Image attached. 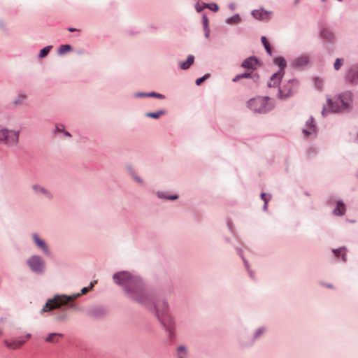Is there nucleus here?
Here are the masks:
<instances>
[{
	"label": "nucleus",
	"mask_w": 358,
	"mask_h": 358,
	"mask_svg": "<svg viewBox=\"0 0 358 358\" xmlns=\"http://www.w3.org/2000/svg\"><path fill=\"white\" fill-rule=\"evenodd\" d=\"M323 1H325L326 0H322Z\"/></svg>",
	"instance_id": "nucleus-48"
},
{
	"label": "nucleus",
	"mask_w": 358,
	"mask_h": 358,
	"mask_svg": "<svg viewBox=\"0 0 358 358\" xmlns=\"http://www.w3.org/2000/svg\"><path fill=\"white\" fill-rule=\"evenodd\" d=\"M271 13L268 12L263 8L255 10L252 12V16L259 20H268L271 17Z\"/></svg>",
	"instance_id": "nucleus-11"
},
{
	"label": "nucleus",
	"mask_w": 358,
	"mask_h": 358,
	"mask_svg": "<svg viewBox=\"0 0 358 358\" xmlns=\"http://www.w3.org/2000/svg\"><path fill=\"white\" fill-rule=\"evenodd\" d=\"M143 95H144V94H138V96H143Z\"/></svg>",
	"instance_id": "nucleus-46"
},
{
	"label": "nucleus",
	"mask_w": 358,
	"mask_h": 358,
	"mask_svg": "<svg viewBox=\"0 0 358 358\" xmlns=\"http://www.w3.org/2000/svg\"><path fill=\"white\" fill-rule=\"evenodd\" d=\"M31 337L30 334H27L25 336V339H17V340H13V341H8L6 340L4 341V343L6 346L10 349H17L20 348L27 340H29Z\"/></svg>",
	"instance_id": "nucleus-10"
},
{
	"label": "nucleus",
	"mask_w": 358,
	"mask_h": 358,
	"mask_svg": "<svg viewBox=\"0 0 358 358\" xmlns=\"http://www.w3.org/2000/svg\"><path fill=\"white\" fill-rule=\"evenodd\" d=\"M275 64L280 67V71L283 73V69L286 66V62L282 57H278L275 59Z\"/></svg>",
	"instance_id": "nucleus-21"
},
{
	"label": "nucleus",
	"mask_w": 358,
	"mask_h": 358,
	"mask_svg": "<svg viewBox=\"0 0 358 358\" xmlns=\"http://www.w3.org/2000/svg\"><path fill=\"white\" fill-rule=\"evenodd\" d=\"M241 18L238 15H235L232 16L231 17H229L227 19V22L229 24H238L240 22Z\"/></svg>",
	"instance_id": "nucleus-25"
},
{
	"label": "nucleus",
	"mask_w": 358,
	"mask_h": 358,
	"mask_svg": "<svg viewBox=\"0 0 358 358\" xmlns=\"http://www.w3.org/2000/svg\"><path fill=\"white\" fill-rule=\"evenodd\" d=\"M248 106L251 110L257 113H265L271 108L268 97L251 99L248 101Z\"/></svg>",
	"instance_id": "nucleus-3"
},
{
	"label": "nucleus",
	"mask_w": 358,
	"mask_h": 358,
	"mask_svg": "<svg viewBox=\"0 0 358 358\" xmlns=\"http://www.w3.org/2000/svg\"><path fill=\"white\" fill-rule=\"evenodd\" d=\"M283 76V73L281 72V71H278L277 73H274L272 77L271 78V80L268 84V87H275L278 85L280 80L282 79Z\"/></svg>",
	"instance_id": "nucleus-13"
},
{
	"label": "nucleus",
	"mask_w": 358,
	"mask_h": 358,
	"mask_svg": "<svg viewBox=\"0 0 358 358\" xmlns=\"http://www.w3.org/2000/svg\"><path fill=\"white\" fill-rule=\"evenodd\" d=\"M343 59L337 58L334 64V69L336 71L339 70L341 67L343 66Z\"/></svg>",
	"instance_id": "nucleus-27"
},
{
	"label": "nucleus",
	"mask_w": 358,
	"mask_h": 358,
	"mask_svg": "<svg viewBox=\"0 0 358 358\" xmlns=\"http://www.w3.org/2000/svg\"><path fill=\"white\" fill-rule=\"evenodd\" d=\"M303 134L306 137H308L312 135H315L316 129L314 124V120L312 117L306 121V128L302 130Z\"/></svg>",
	"instance_id": "nucleus-9"
},
{
	"label": "nucleus",
	"mask_w": 358,
	"mask_h": 358,
	"mask_svg": "<svg viewBox=\"0 0 358 358\" xmlns=\"http://www.w3.org/2000/svg\"><path fill=\"white\" fill-rule=\"evenodd\" d=\"M178 352H186V348L184 346H180L178 348Z\"/></svg>",
	"instance_id": "nucleus-39"
},
{
	"label": "nucleus",
	"mask_w": 358,
	"mask_h": 358,
	"mask_svg": "<svg viewBox=\"0 0 358 358\" xmlns=\"http://www.w3.org/2000/svg\"><path fill=\"white\" fill-rule=\"evenodd\" d=\"M347 78L352 83H358V68L352 69L347 74Z\"/></svg>",
	"instance_id": "nucleus-15"
},
{
	"label": "nucleus",
	"mask_w": 358,
	"mask_h": 358,
	"mask_svg": "<svg viewBox=\"0 0 358 358\" xmlns=\"http://www.w3.org/2000/svg\"><path fill=\"white\" fill-rule=\"evenodd\" d=\"M71 49V47L69 45H62L59 48V54H64L69 51H70Z\"/></svg>",
	"instance_id": "nucleus-28"
},
{
	"label": "nucleus",
	"mask_w": 358,
	"mask_h": 358,
	"mask_svg": "<svg viewBox=\"0 0 358 358\" xmlns=\"http://www.w3.org/2000/svg\"><path fill=\"white\" fill-rule=\"evenodd\" d=\"M298 88V82L296 80H289L283 84L279 90V96L281 99H285L296 92Z\"/></svg>",
	"instance_id": "nucleus-6"
},
{
	"label": "nucleus",
	"mask_w": 358,
	"mask_h": 358,
	"mask_svg": "<svg viewBox=\"0 0 358 358\" xmlns=\"http://www.w3.org/2000/svg\"><path fill=\"white\" fill-rule=\"evenodd\" d=\"M64 126L63 125H57L56 126V130L58 132H61L64 131Z\"/></svg>",
	"instance_id": "nucleus-38"
},
{
	"label": "nucleus",
	"mask_w": 358,
	"mask_h": 358,
	"mask_svg": "<svg viewBox=\"0 0 358 358\" xmlns=\"http://www.w3.org/2000/svg\"><path fill=\"white\" fill-rule=\"evenodd\" d=\"M135 180H136V182H138V183H141V182H142L141 180L139 178H138V177H136V178H135Z\"/></svg>",
	"instance_id": "nucleus-42"
},
{
	"label": "nucleus",
	"mask_w": 358,
	"mask_h": 358,
	"mask_svg": "<svg viewBox=\"0 0 358 358\" xmlns=\"http://www.w3.org/2000/svg\"><path fill=\"white\" fill-rule=\"evenodd\" d=\"M208 77V75H205L204 76L201 77V78H199L198 79H196V84L197 85H201L207 78Z\"/></svg>",
	"instance_id": "nucleus-35"
},
{
	"label": "nucleus",
	"mask_w": 358,
	"mask_h": 358,
	"mask_svg": "<svg viewBox=\"0 0 358 358\" xmlns=\"http://www.w3.org/2000/svg\"><path fill=\"white\" fill-rule=\"evenodd\" d=\"M52 46H46L43 48L42 50H41L39 53V57L41 58L45 57L50 52Z\"/></svg>",
	"instance_id": "nucleus-29"
},
{
	"label": "nucleus",
	"mask_w": 358,
	"mask_h": 358,
	"mask_svg": "<svg viewBox=\"0 0 358 358\" xmlns=\"http://www.w3.org/2000/svg\"><path fill=\"white\" fill-rule=\"evenodd\" d=\"M320 34H321V37L327 41H331L334 39L333 33L327 29H323L321 31Z\"/></svg>",
	"instance_id": "nucleus-17"
},
{
	"label": "nucleus",
	"mask_w": 358,
	"mask_h": 358,
	"mask_svg": "<svg viewBox=\"0 0 358 358\" xmlns=\"http://www.w3.org/2000/svg\"><path fill=\"white\" fill-rule=\"evenodd\" d=\"M196 10H197L198 12H200L201 10V9L199 8L198 7H196Z\"/></svg>",
	"instance_id": "nucleus-45"
},
{
	"label": "nucleus",
	"mask_w": 358,
	"mask_h": 358,
	"mask_svg": "<svg viewBox=\"0 0 358 358\" xmlns=\"http://www.w3.org/2000/svg\"><path fill=\"white\" fill-rule=\"evenodd\" d=\"M320 83H321V81H320V80H319L318 79H316V80H315V84H316V85H317V87H318L319 88H320V87H321V86L320 85Z\"/></svg>",
	"instance_id": "nucleus-40"
},
{
	"label": "nucleus",
	"mask_w": 358,
	"mask_h": 358,
	"mask_svg": "<svg viewBox=\"0 0 358 358\" xmlns=\"http://www.w3.org/2000/svg\"><path fill=\"white\" fill-rule=\"evenodd\" d=\"M64 134H65L66 136H69V137H70V136H71V134H70L68 131H64Z\"/></svg>",
	"instance_id": "nucleus-43"
},
{
	"label": "nucleus",
	"mask_w": 358,
	"mask_h": 358,
	"mask_svg": "<svg viewBox=\"0 0 358 358\" xmlns=\"http://www.w3.org/2000/svg\"><path fill=\"white\" fill-rule=\"evenodd\" d=\"M1 334H2V331H1V329H0V335H1Z\"/></svg>",
	"instance_id": "nucleus-47"
},
{
	"label": "nucleus",
	"mask_w": 358,
	"mask_h": 358,
	"mask_svg": "<svg viewBox=\"0 0 358 358\" xmlns=\"http://www.w3.org/2000/svg\"><path fill=\"white\" fill-rule=\"evenodd\" d=\"M63 338V334L59 333H51L45 338L47 343H57Z\"/></svg>",
	"instance_id": "nucleus-14"
},
{
	"label": "nucleus",
	"mask_w": 358,
	"mask_h": 358,
	"mask_svg": "<svg viewBox=\"0 0 358 358\" xmlns=\"http://www.w3.org/2000/svg\"><path fill=\"white\" fill-rule=\"evenodd\" d=\"M80 296V294H78L76 296H56L52 300H49L44 307L42 309V312H47L49 310H51L54 308H59L60 306L69 303L70 301L75 299L76 296Z\"/></svg>",
	"instance_id": "nucleus-4"
},
{
	"label": "nucleus",
	"mask_w": 358,
	"mask_h": 358,
	"mask_svg": "<svg viewBox=\"0 0 358 358\" xmlns=\"http://www.w3.org/2000/svg\"><path fill=\"white\" fill-rule=\"evenodd\" d=\"M209 8L212 10H214V11H217L218 10V6L217 4H212L210 6H209Z\"/></svg>",
	"instance_id": "nucleus-37"
},
{
	"label": "nucleus",
	"mask_w": 358,
	"mask_h": 358,
	"mask_svg": "<svg viewBox=\"0 0 358 358\" xmlns=\"http://www.w3.org/2000/svg\"><path fill=\"white\" fill-rule=\"evenodd\" d=\"M32 189L36 192V193H42L44 195H45L48 198H51V194L46 189H45L44 187H41L40 185H34L32 186Z\"/></svg>",
	"instance_id": "nucleus-18"
},
{
	"label": "nucleus",
	"mask_w": 358,
	"mask_h": 358,
	"mask_svg": "<svg viewBox=\"0 0 358 358\" xmlns=\"http://www.w3.org/2000/svg\"><path fill=\"white\" fill-rule=\"evenodd\" d=\"M96 283V280H94V282H92L90 283V286L88 287H83L82 289H81V294H85L86 293H87L90 290H91L92 289V287H94V284Z\"/></svg>",
	"instance_id": "nucleus-31"
},
{
	"label": "nucleus",
	"mask_w": 358,
	"mask_h": 358,
	"mask_svg": "<svg viewBox=\"0 0 358 358\" xmlns=\"http://www.w3.org/2000/svg\"><path fill=\"white\" fill-rule=\"evenodd\" d=\"M251 72H245L242 74L237 75L234 78H233V82H236L242 78H248L250 77Z\"/></svg>",
	"instance_id": "nucleus-26"
},
{
	"label": "nucleus",
	"mask_w": 358,
	"mask_h": 358,
	"mask_svg": "<svg viewBox=\"0 0 358 358\" xmlns=\"http://www.w3.org/2000/svg\"><path fill=\"white\" fill-rule=\"evenodd\" d=\"M148 95L150 96H155V97H157V98H159V99H162L164 97V96L162 94H157V93H155V92L150 93V94H149Z\"/></svg>",
	"instance_id": "nucleus-36"
},
{
	"label": "nucleus",
	"mask_w": 358,
	"mask_h": 358,
	"mask_svg": "<svg viewBox=\"0 0 358 358\" xmlns=\"http://www.w3.org/2000/svg\"><path fill=\"white\" fill-rule=\"evenodd\" d=\"M34 239L35 241L36 244L38 246H44L45 243L43 241H41L36 234L34 235Z\"/></svg>",
	"instance_id": "nucleus-34"
},
{
	"label": "nucleus",
	"mask_w": 358,
	"mask_h": 358,
	"mask_svg": "<svg viewBox=\"0 0 358 358\" xmlns=\"http://www.w3.org/2000/svg\"><path fill=\"white\" fill-rule=\"evenodd\" d=\"M69 31H76V29L75 28H69Z\"/></svg>",
	"instance_id": "nucleus-44"
},
{
	"label": "nucleus",
	"mask_w": 358,
	"mask_h": 358,
	"mask_svg": "<svg viewBox=\"0 0 358 358\" xmlns=\"http://www.w3.org/2000/svg\"><path fill=\"white\" fill-rule=\"evenodd\" d=\"M308 62V59L306 56H303L297 58L294 60V64L297 66H301L306 64Z\"/></svg>",
	"instance_id": "nucleus-20"
},
{
	"label": "nucleus",
	"mask_w": 358,
	"mask_h": 358,
	"mask_svg": "<svg viewBox=\"0 0 358 358\" xmlns=\"http://www.w3.org/2000/svg\"><path fill=\"white\" fill-rule=\"evenodd\" d=\"M115 282L125 287L129 296L138 303H145L147 296L145 294L141 281L130 273L122 271L113 275Z\"/></svg>",
	"instance_id": "nucleus-1"
},
{
	"label": "nucleus",
	"mask_w": 358,
	"mask_h": 358,
	"mask_svg": "<svg viewBox=\"0 0 358 358\" xmlns=\"http://www.w3.org/2000/svg\"><path fill=\"white\" fill-rule=\"evenodd\" d=\"M27 263L31 269L34 272H41L43 270L44 266L40 257L34 256L28 259Z\"/></svg>",
	"instance_id": "nucleus-8"
},
{
	"label": "nucleus",
	"mask_w": 358,
	"mask_h": 358,
	"mask_svg": "<svg viewBox=\"0 0 358 358\" xmlns=\"http://www.w3.org/2000/svg\"><path fill=\"white\" fill-rule=\"evenodd\" d=\"M156 315L163 324H165V315L168 310V305L165 301H157L155 305Z\"/></svg>",
	"instance_id": "nucleus-7"
},
{
	"label": "nucleus",
	"mask_w": 358,
	"mask_h": 358,
	"mask_svg": "<svg viewBox=\"0 0 358 358\" xmlns=\"http://www.w3.org/2000/svg\"><path fill=\"white\" fill-rule=\"evenodd\" d=\"M262 199L264 201V209L266 208L267 203L271 199V196L267 195L265 193L261 194Z\"/></svg>",
	"instance_id": "nucleus-32"
},
{
	"label": "nucleus",
	"mask_w": 358,
	"mask_h": 358,
	"mask_svg": "<svg viewBox=\"0 0 358 358\" xmlns=\"http://www.w3.org/2000/svg\"><path fill=\"white\" fill-rule=\"evenodd\" d=\"M345 212V204L341 201H338L336 208L334 210V214L336 215H343Z\"/></svg>",
	"instance_id": "nucleus-16"
},
{
	"label": "nucleus",
	"mask_w": 358,
	"mask_h": 358,
	"mask_svg": "<svg viewBox=\"0 0 358 358\" xmlns=\"http://www.w3.org/2000/svg\"><path fill=\"white\" fill-rule=\"evenodd\" d=\"M203 23L204 25L205 31H206V36H208V29H207L208 24V20L206 16L203 17Z\"/></svg>",
	"instance_id": "nucleus-33"
},
{
	"label": "nucleus",
	"mask_w": 358,
	"mask_h": 358,
	"mask_svg": "<svg viewBox=\"0 0 358 358\" xmlns=\"http://www.w3.org/2000/svg\"><path fill=\"white\" fill-rule=\"evenodd\" d=\"M257 59L255 57H250L243 61L242 66L248 70L252 71L257 66Z\"/></svg>",
	"instance_id": "nucleus-12"
},
{
	"label": "nucleus",
	"mask_w": 358,
	"mask_h": 358,
	"mask_svg": "<svg viewBox=\"0 0 358 358\" xmlns=\"http://www.w3.org/2000/svg\"><path fill=\"white\" fill-rule=\"evenodd\" d=\"M164 114L165 112L164 110H159L155 113H147L145 115L151 118L158 119Z\"/></svg>",
	"instance_id": "nucleus-22"
},
{
	"label": "nucleus",
	"mask_w": 358,
	"mask_h": 358,
	"mask_svg": "<svg viewBox=\"0 0 358 358\" xmlns=\"http://www.w3.org/2000/svg\"><path fill=\"white\" fill-rule=\"evenodd\" d=\"M18 138L19 131L0 127V143L8 145H15L17 143Z\"/></svg>",
	"instance_id": "nucleus-5"
},
{
	"label": "nucleus",
	"mask_w": 358,
	"mask_h": 358,
	"mask_svg": "<svg viewBox=\"0 0 358 358\" xmlns=\"http://www.w3.org/2000/svg\"><path fill=\"white\" fill-rule=\"evenodd\" d=\"M352 103V94L349 92L342 93L333 99H328L327 106L322 110L325 115L329 112H343L349 110Z\"/></svg>",
	"instance_id": "nucleus-2"
},
{
	"label": "nucleus",
	"mask_w": 358,
	"mask_h": 358,
	"mask_svg": "<svg viewBox=\"0 0 358 358\" xmlns=\"http://www.w3.org/2000/svg\"><path fill=\"white\" fill-rule=\"evenodd\" d=\"M344 249H345V248H338L336 249H334L333 250V252L335 255V256L337 257H338L339 255H341L343 260L345 261V255L343 253L344 252Z\"/></svg>",
	"instance_id": "nucleus-24"
},
{
	"label": "nucleus",
	"mask_w": 358,
	"mask_h": 358,
	"mask_svg": "<svg viewBox=\"0 0 358 358\" xmlns=\"http://www.w3.org/2000/svg\"><path fill=\"white\" fill-rule=\"evenodd\" d=\"M194 56L189 55L188 56L187 60L185 62L180 63V68L182 69H187L194 62Z\"/></svg>",
	"instance_id": "nucleus-19"
},
{
	"label": "nucleus",
	"mask_w": 358,
	"mask_h": 358,
	"mask_svg": "<svg viewBox=\"0 0 358 358\" xmlns=\"http://www.w3.org/2000/svg\"><path fill=\"white\" fill-rule=\"evenodd\" d=\"M168 199H171V200H175V199H178V196L177 195H174V196H172L171 197H169Z\"/></svg>",
	"instance_id": "nucleus-41"
},
{
	"label": "nucleus",
	"mask_w": 358,
	"mask_h": 358,
	"mask_svg": "<svg viewBox=\"0 0 358 358\" xmlns=\"http://www.w3.org/2000/svg\"><path fill=\"white\" fill-rule=\"evenodd\" d=\"M27 96L24 94H20L18 97L14 101L13 103L15 105H20L24 102L26 99Z\"/></svg>",
	"instance_id": "nucleus-30"
},
{
	"label": "nucleus",
	"mask_w": 358,
	"mask_h": 358,
	"mask_svg": "<svg viewBox=\"0 0 358 358\" xmlns=\"http://www.w3.org/2000/svg\"><path fill=\"white\" fill-rule=\"evenodd\" d=\"M261 41H262V44L264 45L266 52L271 55V46H270V44H269L267 38L265 36H262L261 38Z\"/></svg>",
	"instance_id": "nucleus-23"
},
{
	"label": "nucleus",
	"mask_w": 358,
	"mask_h": 358,
	"mask_svg": "<svg viewBox=\"0 0 358 358\" xmlns=\"http://www.w3.org/2000/svg\"><path fill=\"white\" fill-rule=\"evenodd\" d=\"M180 358H182V357H180Z\"/></svg>",
	"instance_id": "nucleus-49"
}]
</instances>
